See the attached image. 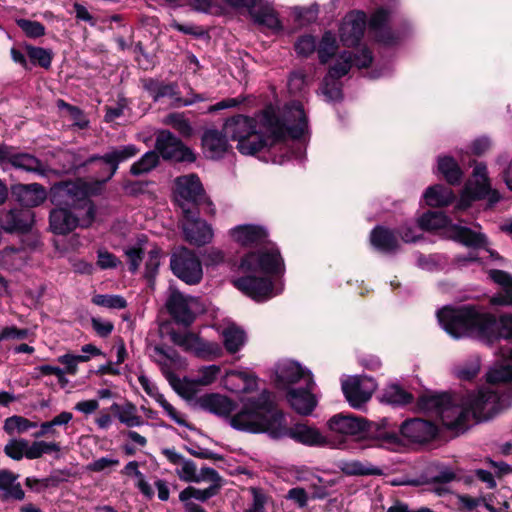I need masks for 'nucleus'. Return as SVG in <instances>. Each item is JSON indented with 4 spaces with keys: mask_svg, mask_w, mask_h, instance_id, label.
I'll list each match as a JSON object with an SVG mask.
<instances>
[{
    "mask_svg": "<svg viewBox=\"0 0 512 512\" xmlns=\"http://www.w3.org/2000/svg\"><path fill=\"white\" fill-rule=\"evenodd\" d=\"M230 426L251 434L265 433L273 440L290 438L306 446H321L326 443L317 428L300 422L289 427L285 412L267 389L262 390L258 396L247 398L231 418Z\"/></svg>",
    "mask_w": 512,
    "mask_h": 512,
    "instance_id": "nucleus-1",
    "label": "nucleus"
},
{
    "mask_svg": "<svg viewBox=\"0 0 512 512\" xmlns=\"http://www.w3.org/2000/svg\"><path fill=\"white\" fill-rule=\"evenodd\" d=\"M442 328L454 339L476 338L493 345L501 339L512 341V314L499 317L474 304L445 306L437 311ZM501 355L512 362V348H501Z\"/></svg>",
    "mask_w": 512,
    "mask_h": 512,
    "instance_id": "nucleus-2",
    "label": "nucleus"
},
{
    "mask_svg": "<svg viewBox=\"0 0 512 512\" xmlns=\"http://www.w3.org/2000/svg\"><path fill=\"white\" fill-rule=\"evenodd\" d=\"M497 393L488 390H479L470 393L465 405H459L453 409L455 418L449 422L452 432L460 435L470 427L471 418L475 423L491 419L496 413Z\"/></svg>",
    "mask_w": 512,
    "mask_h": 512,
    "instance_id": "nucleus-3",
    "label": "nucleus"
},
{
    "mask_svg": "<svg viewBox=\"0 0 512 512\" xmlns=\"http://www.w3.org/2000/svg\"><path fill=\"white\" fill-rule=\"evenodd\" d=\"M257 122L254 118L237 114L226 119L225 133L237 141V149L243 155H256L268 145L264 133L256 131Z\"/></svg>",
    "mask_w": 512,
    "mask_h": 512,
    "instance_id": "nucleus-4",
    "label": "nucleus"
},
{
    "mask_svg": "<svg viewBox=\"0 0 512 512\" xmlns=\"http://www.w3.org/2000/svg\"><path fill=\"white\" fill-rule=\"evenodd\" d=\"M257 251L246 253L240 261V268L248 272H262L266 276H282L285 272L284 260L275 243L264 245Z\"/></svg>",
    "mask_w": 512,
    "mask_h": 512,
    "instance_id": "nucleus-5",
    "label": "nucleus"
},
{
    "mask_svg": "<svg viewBox=\"0 0 512 512\" xmlns=\"http://www.w3.org/2000/svg\"><path fill=\"white\" fill-rule=\"evenodd\" d=\"M154 147L167 162L191 164L197 160L196 152L167 129L157 131Z\"/></svg>",
    "mask_w": 512,
    "mask_h": 512,
    "instance_id": "nucleus-6",
    "label": "nucleus"
},
{
    "mask_svg": "<svg viewBox=\"0 0 512 512\" xmlns=\"http://www.w3.org/2000/svg\"><path fill=\"white\" fill-rule=\"evenodd\" d=\"M170 269L178 279L188 285H197L203 278L201 260L193 250L186 247L171 255Z\"/></svg>",
    "mask_w": 512,
    "mask_h": 512,
    "instance_id": "nucleus-7",
    "label": "nucleus"
},
{
    "mask_svg": "<svg viewBox=\"0 0 512 512\" xmlns=\"http://www.w3.org/2000/svg\"><path fill=\"white\" fill-rule=\"evenodd\" d=\"M417 407L421 411L435 412L440 416L444 427L452 431L449 422H453L455 414L453 409L457 407L455 394L451 392H425L417 399Z\"/></svg>",
    "mask_w": 512,
    "mask_h": 512,
    "instance_id": "nucleus-8",
    "label": "nucleus"
},
{
    "mask_svg": "<svg viewBox=\"0 0 512 512\" xmlns=\"http://www.w3.org/2000/svg\"><path fill=\"white\" fill-rule=\"evenodd\" d=\"M363 429L358 440L365 441L366 447H384L399 443V436L396 432V424L388 418L379 421H369L364 418Z\"/></svg>",
    "mask_w": 512,
    "mask_h": 512,
    "instance_id": "nucleus-9",
    "label": "nucleus"
},
{
    "mask_svg": "<svg viewBox=\"0 0 512 512\" xmlns=\"http://www.w3.org/2000/svg\"><path fill=\"white\" fill-rule=\"evenodd\" d=\"M143 88L154 102H158L161 98L169 97L173 100V106L175 107L190 106L205 100L202 94L194 93L192 90V97H181L177 82L165 83L155 78H148L143 81Z\"/></svg>",
    "mask_w": 512,
    "mask_h": 512,
    "instance_id": "nucleus-10",
    "label": "nucleus"
},
{
    "mask_svg": "<svg viewBox=\"0 0 512 512\" xmlns=\"http://www.w3.org/2000/svg\"><path fill=\"white\" fill-rule=\"evenodd\" d=\"M400 435L411 443L426 444L439 434L436 422L423 418H409L399 426Z\"/></svg>",
    "mask_w": 512,
    "mask_h": 512,
    "instance_id": "nucleus-11",
    "label": "nucleus"
},
{
    "mask_svg": "<svg viewBox=\"0 0 512 512\" xmlns=\"http://www.w3.org/2000/svg\"><path fill=\"white\" fill-rule=\"evenodd\" d=\"M48 199L55 207L82 209L81 191L77 178L54 183L48 192Z\"/></svg>",
    "mask_w": 512,
    "mask_h": 512,
    "instance_id": "nucleus-12",
    "label": "nucleus"
},
{
    "mask_svg": "<svg viewBox=\"0 0 512 512\" xmlns=\"http://www.w3.org/2000/svg\"><path fill=\"white\" fill-rule=\"evenodd\" d=\"M391 11L384 7L377 8L370 16L367 25L374 33L375 41L384 46H395L400 43V33L394 31L389 25Z\"/></svg>",
    "mask_w": 512,
    "mask_h": 512,
    "instance_id": "nucleus-13",
    "label": "nucleus"
},
{
    "mask_svg": "<svg viewBox=\"0 0 512 512\" xmlns=\"http://www.w3.org/2000/svg\"><path fill=\"white\" fill-rule=\"evenodd\" d=\"M315 382L309 375L304 387L290 388L286 391L285 399L292 410L301 416H309L317 407L318 400L313 394Z\"/></svg>",
    "mask_w": 512,
    "mask_h": 512,
    "instance_id": "nucleus-14",
    "label": "nucleus"
},
{
    "mask_svg": "<svg viewBox=\"0 0 512 512\" xmlns=\"http://www.w3.org/2000/svg\"><path fill=\"white\" fill-rule=\"evenodd\" d=\"M367 26L364 11L354 10L346 14L339 27V37L346 47H355L361 42Z\"/></svg>",
    "mask_w": 512,
    "mask_h": 512,
    "instance_id": "nucleus-15",
    "label": "nucleus"
},
{
    "mask_svg": "<svg viewBox=\"0 0 512 512\" xmlns=\"http://www.w3.org/2000/svg\"><path fill=\"white\" fill-rule=\"evenodd\" d=\"M233 285L254 301L262 302L273 296V282L268 276L246 275L233 281Z\"/></svg>",
    "mask_w": 512,
    "mask_h": 512,
    "instance_id": "nucleus-16",
    "label": "nucleus"
},
{
    "mask_svg": "<svg viewBox=\"0 0 512 512\" xmlns=\"http://www.w3.org/2000/svg\"><path fill=\"white\" fill-rule=\"evenodd\" d=\"M174 193L195 206L202 205L208 201L204 186L196 173L176 177L174 180Z\"/></svg>",
    "mask_w": 512,
    "mask_h": 512,
    "instance_id": "nucleus-17",
    "label": "nucleus"
},
{
    "mask_svg": "<svg viewBox=\"0 0 512 512\" xmlns=\"http://www.w3.org/2000/svg\"><path fill=\"white\" fill-rule=\"evenodd\" d=\"M34 223L35 213L25 208H12L0 218V227L8 234H26L32 230Z\"/></svg>",
    "mask_w": 512,
    "mask_h": 512,
    "instance_id": "nucleus-18",
    "label": "nucleus"
},
{
    "mask_svg": "<svg viewBox=\"0 0 512 512\" xmlns=\"http://www.w3.org/2000/svg\"><path fill=\"white\" fill-rule=\"evenodd\" d=\"M82 198V209H85V217L83 218L82 227L90 226L96 216V206L90 197H97L103 194L106 188L107 182L104 179H93L87 181L83 178H77Z\"/></svg>",
    "mask_w": 512,
    "mask_h": 512,
    "instance_id": "nucleus-19",
    "label": "nucleus"
},
{
    "mask_svg": "<svg viewBox=\"0 0 512 512\" xmlns=\"http://www.w3.org/2000/svg\"><path fill=\"white\" fill-rule=\"evenodd\" d=\"M11 199L18 202L25 209H31L44 203L48 199V192L39 183H16L10 187Z\"/></svg>",
    "mask_w": 512,
    "mask_h": 512,
    "instance_id": "nucleus-20",
    "label": "nucleus"
},
{
    "mask_svg": "<svg viewBox=\"0 0 512 512\" xmlns=\"http://www.w3.org/2000/svg\"><path fill=\"white\" fill-rule=\"evenodd\" d=\"M231 238L242 247L264 246L270 244L269 232L257 224H242L229 231Z\"/></svg>",
    "mask_w": 512,
    "mask_h": 512,
    "instance_id": "nucleus-21",
    "label": "nucleus"
},
{
    "mask_svg": "<svg viewBox=\"0 0 512 512\" xmlns=\"http://www.w3.org/2000/svg\"><path fill=\"white\" fill-rule=\"evenodd\" d=\"M309 375L312 374L306 371L299 363L286 361L277 365L274 384L277 389L287 391L293 388L292 385L298 383L301 379L306 381Z\"/></svg>",
    "mask_w": 512,
    "mask_h": 512,
    "instance_id": "nucleus-22",
    "label": "nucleus"
},
{
    "mask_svg": "<svg viewBox=\"0 0 512 512\" xmlns=\"http://www.w3.org/2000/svg\"><path fill=\"white\" fill-rule=\"evenodd\" d=\"M74 209L55 207L49 213V228L55 235H68L80 225L79 215Z\"/></svg>",
    "mask_w": 512,
    "mask_h": 512,
    "instance_id": "nucleus-23",
    "label": "nucleus"
},
{
    "mask_svg": "<svg viewBox=\"0 0 512 512\" xmlns=\"http://www.w3.org/2000/svg\"><path fill=\"white\" fill-rule=\"evenodd\" d=\"M228 135L217 129H207L201 137V145L207 158L219 160L230 149Z\"/></svg>",
    "mask_w": 512,
    "mask_h": 512,
    "instance_id": "nucleus-24",
    "label": "nucleus"
},
{
    "mask_svg": "<svg viewBox=\"0 0 512 512\" xmlns=\"http://www.w3.org/2000/svg\"><path fill=\"white\" fill-rule=\"evenodd\" d=\"M369 241L376 251L383 254L394 255L400 249V242L395 230L383 225H376L370 231Z\"/></svg>",
    "mask_w": 512,
    "mask_h": 512,
    "instance_id": "nucleus-25",
    "label": "nucleus"
},
{
    "mask_svg": "<svg viewBox=\"0 0 512 512\" xmlns=\"http://www.w3.org/2000/svg\"><path fill=\"white\" fill-rule=\"evenodd\" d=\"M166 308L177 324L188 327L195 320V314L189 306L187 297L178 290L171 292L166 301Z\"/></svg>",
    "mask_w": 512,
    "mask_h": 512,
    "instance_id": "nucleus-26",
    "label": "nucleus"
},
{
    "mask_svg": "<svg viewBox=\"0 0 512 512\" xmlns=\"http://www.w3.org/2000/svg\"><path fill=\"white\" fill-rule=\"evenodd\" d=\"M449 232V239L469 249H485L488 245V239L484 233L476 232L469 227L454 223L450 224Z\"/></svg>",
    "mask_w": 512,
    "mask_h": 512,
    "instance_id": "nucleus-27",
    "label": "nucleus"
},
{
    "mask_svg": "<svg viewBox=\"0 0 512 512\" xmlns=\"http://www.w3.org/2000/svg\"><path fill=\"white\" fill-rule=\"evenodd\" d=\"M364 424V417L350 412H340L333 415L327 422L328 428L335 433L359 437Z\"/></svg>",
    "mask_w": 512,
    "mask_h": 512,
    "instance_id": "nucleus-28",
    "label": "nucleus"
},
{
    "mask_svg": "<svg viewBox=\"0 0 512 512\" xmlns=\"http://www.w3.org/2000/svg\"><path fill=\"white\" fill-rule=\"evenodd\" d=\"M199 406L214 415L220 417H229V421L233 416L230 414L236 409V403L229 397L218 393H207L198 398Z\"/></svg>",
    "mask_w": 512,
    "mask_h": 512,
    "instance_id": "nucleus-29",
    "label": "nucleus"
},
{
    "mask_svg": "<svg viewBox=\"0 0 512 512\" xmlns=\"http://www.w3.org/2000/svg\"><path fill=\"white\" fill-rule=\"evenodd\" d=\"M341 388L347 402L355 409L361 408L372 396L370 392L362 389L359 376H353L342 381Z\"/></svg>",
    "mask_w": 512,
    "mask_h": 512,
    "instance_id": "nucleus-30",
    "label": "nucleus"
},
{
    "mask_svg": "<svg viewBox=\"0 0 512 512\" xmlns=\"http://www.w3.org/2000/svg\"><path fill=\"white\" fill-rule=\"evenodd\" d=\"M262 122L267 130V134H264L268 140V145L265 149L270 150L275 145L285 142V123L280 117L274 112L266 111L263 114Z\"/></svg>",
    "mask_w": 512,
    "mask_h": 512,
    "instance_id": "nucleus-31",
    "label": "nucleus"
},
{
    "mask_svg": "<svg viewBox=\"0 0 512 512\" xmlns=\"http://www.w3.org/2000/svg\"><path fill=\"white\" fill-rule=\"evenodd\" d=\"M19 475L8 469L0 470V490L3 494L0 496L1 501L10 499L22 501L25 498V492L20 483L16 482Z\"/></svg>",
    "mask_w": 512,
    "mask_h": 512,
    "instance_id": "nucleus-32",
    "label": "nucleus"
},
{
    "mask_svg": "<svg viewBox=\"0 0 512 512\" xmlns=\"http://www.w3.org/2000/svg\"><path fill=\"white\" fill-rule=\"evenodd\" d=\"M183 233L188 243L198 247L208 244L213 237L211 226L204 220L185 223L183 225Z\"/></svg>",
    "mask_w": 512,
    "mask_h": 512,
    "instance_id": "nucleus-33",
    "label": "nucleus"
},
{
    "mask_svg": "<svg viewBox=\"0 0 512 512\" xmlns=\"http://www.w3.org/2000/svg\"><path fill=\"white\" fill-rule=\"evenodd\" d=\"M437 171L449 185H459L462 181L463 171L452 156H439L437 159Z\"/></svg>",
    "mask_w": 512,
    "mask_h": 512,
    "instance_id": "nucleus-34",
    "label": "nucleus"
},
{
    "mask_svg": "<svg viewBox=\"0 0 512 512\" xmlns=\"http://www.w3.org/2000/svg\"><path fill=\"white\" fill-rule=\"evenodd\" d=\"M340 471L347 476H381L383 470L369 462L359 460H341L338 463Z\"/></svg>",
    "mask_w": 512,
    "mask_h": 512,
    "instance_id": "nucleus-35",
    "label": "nucleus"
},
{
    "mask_svg": "<svg viewBox=\"0 0 512 512\" xmlns=\"http://www.w3.org/2000/svg\"><path fill=\"white\" fill-rule=\"evenodd\" d=\"M221 488L218 484H211L205 489H199L194 486H187L179 493V501L182 502L183 506L187 503H194L191 499H195L202 503L207 502L210 498L218 495Z\"/></svg>",
    "mask_w": 512,
    "mask_h": 512,
    "instance_id": "nucleus-36",
    "label": "nucleus"
},
{
    "mask_svg": "<svg viewBox=\"0 0 512 512\" xmlns=\"http://www.w3.org/2000/svg\"><path fill=\"white\" fill-rule=\"evenodd\" d=\"M454 197L453 191L441 184L428 187L424 193L426 204L431 207L448 206Z\"/></svg>",
    "mask_w": 512,
    "mask_h": 512,
    "instance_id": "nucleus-37",
    "label": "nucleus"
},
{
    "mask_svg": "<svg viewBox=\"0 0 512 512\" xmlns=\"http://www.w3.org/2000/svg\"><path fill=\"white\" fill-rule=\"evenodd\" d=\"M294 123L285 124V139L289 136L293 140H300L308 131V117L302 104L294 108Z\"/></svg>",
    "mask_w": 512,
    "mask_h": 512,
    "instance_id": "nucleus-38",
    "label": "nucleus"
},
{
    "mask_svg": "<svg viewBox=\"0 0 512 512\" xmlns=\"http://www.w3.org/2000/svg\"><path fill=\"white\" fill-rule=\"evenodd\" d=\"M453 224L451 219L441 211H427L418 219V226L424 231L438 230L447 228Z\"/></svg>",
    "mask_w": 512,
    "mask_h": 512,
    "instance_id": "nucleus-39",
    "label": "nucleus"
},
{
    "mask_svg": "<svg viewBox=\"0 0 512 512\" xmlns=\"http://www.w3.org/2000/svg\"><path fill=\"white\" fill-rule=\"evenodd\" d=\"M11 165L17 169L39 175H45L46 172L42 161L29 153H14L11 158Z\"/></svg>",
    "mask_w": 512,
    "mask_h": 512,
    "instance_id": "nucleus-40",
    "label": "nucleus"
},
{
    "mask_svg": "<svg viewBox=\"0 0 512 512\" xmlns=\"http://www.w3.org/2000/svg\"><path fill=\"white\" fill-rule=\"evenodd\" d=\"M160 154L156 149L147 151L139 160L130 166L132 176H141L155 169L160 164Z\"/></svg>",
    "mask_w": 512,
    "mask_h": 512,
    "instance_id": "nucleus-41",
    "label": "nucleus"
},
{
    "mask_svg": "<svg viewBox=\"0 0 512 512\" xmlns=\"http://www.w3.org/2000/svg\"><path fill=\"white\" fill-rule=\"evenodd\" d=\"M254 21L262 26L271 29L273 32L279 33L283 30L277 12L269 7H260L257 11L251 12Z\"/></svg>",
    "mask_w": 512,
    "mask_h": 512,
    "instance_id": "nucleus-42",
    "label": "nucleus"
},
{
    "mask_svg": "<svg viewBox=\"0 0 512 512\" xmlns=\"http://www.w3.org/2000/svg\"><path fill=\"white\" fill-rule=\"evenodd\" d=\"M338 50V43L335 35L331 31H325L316 48L318 59L321 64H327L335 57Z\"/></svg>",
    "mask_w": 512,
    "mask_h": 512,
    "instance_id": "nucleus-43",
    "label": "nucleus"
},
{
    "mask_svg": "<svg viewBox=\"0 0 512 512\" xmlns=\"http://www.w3.org/2000/svg\"><path fill=\"white\" fill-rule=\"evenodd\" d=\"M222 336L224 348L230 354L238 352L246 340L244 330L237 326L227 327L224 329Z\"/></svg>",
    "mask_w": 512,
    "mask_h": 512,
    "instance_id": "nucleus-44",
    "label": "nucleus"
},
{
    "mask_svg": "<svg viewBox=\"0 0 512 512\" xmlns=\"http://www.w3.org/2000/svg\"><path fill=\"white\" fill-rule=\"evenodd\" d=\"M195 355L205 360H215L223 355V348L217 342L204 340L196 335L194 337Z\"/></svg>",
    "mask_w": 512,
    "mask_h": 512,
    "instance_id": "nucleus-45",
    "label": "nucleus"
},
{
    "mask_svg": "<svg viewBox=\"0 0 512 512\" xmlns=\"http://www.w3.org/2000/svg\"><path fill=\"white\" fill-rule=\"evenodd\" d=\"M382 399L394 406H405L414 401V396L399 384H391L384 390Z\"/></svg>",
    "mask_w": 512,
    "mask_h": 512,
    "instance_id": "nucleus-46",
    "label": "nucleus"
},
{
    "mask_svg": "<svg viewBox=\"0 0 512 512\" xmlns=\"http://www.w3.org/2000/svg\"><path fill=\"white\" fill-rule=\"evenodd\" d=\"M486 381L489 384H504L509 390V397L512 398V366L503 364L490 369L486 374Z\"/></svg>",
    "mask_w": 512,
    "mask_h": 512,
    "instance_id": "nucleus-47",
    "label": "nucleus"
},
{
    "mask_svg": "<svg viewBox=\"0 0 512 512\" xmlns=\"http://www.w3.org/2000/svg\"><path fill=\"white\" fill-rule=\"evenodd\" d=\"M166 125L171 126L183 138L189 139L193 136L194 130L190 121L183 113H169L164 120Z\"/></svg>",
    "mask_w": 512,
    "mask_h": 512,
    "instance_id": "nucleus-48",
    "label": "nucleus"
},
{
    "mask_svg": "<svg viewBox=\"0 0 512 512\" xmlns=\"http://www.w3.org/2000/svg\"><path fill=\"white\" fill-rule=\"evenodd\" d=\"M37 426V422L30 421L23 416L13 415L5 419L3 429L8 435H13L15 433L23 434Z\"/></svg>",
    "mask_w": 512,
    "mask_h": 512,
    "instance_id": "nucleus-49",
    "label": "nucleus"
},
{
    "mask_svg": "<svg viewBox=\"0 0 512 512\" xmlns=\"http://www.w3.org/2000/svg\"><path fill=\"white\" fill-rule=\"evenodd\" d=\"M342 57H347L351 67L355 66L359 69L368 68L373 62V53L366 46L357 51H343Z\"/></svg>",
    "mask_w": 512,
    "mask_h": 512,
    "instance_id": "nucleus-50",
    "label": "nucleus"
},
{
    "mask_svg": "<svg viewBox=\"0 0 512 512\" xmlns=\"http://www.w3.org/2000/svg\"><path fill=\"white\" fill-rule=\"evenodd\" d=\"M26 52L33 64L39 65L44 69H49L51 67L54 56L51 49L27 45Z\"/></svg>",
    "mask_w": 512,
    "mask_h": 512,
    "instance_id": "nucleus-51",
    "label": "nucleus"
},
{
    "mask_svg": "<svg viewBox=\"0 0 512 512\" xmlns=\"http://www.w3.org/2000/svg\"><path fill=\"white\" fill-rule=\"evenodd\" d=\"M140 149L135 144L111 147L104 155L117 164L124 163L139 153Z\"/></svg>",
    "mask_w": 512,
    "mask_h": 512,
    "instance_id": "nucleus-52",
    "label": "nucleus"
},
{
    "mask_svg": "<svg viewBox=\"0 0 512 512\" xmlns=\"http://www.w3.org/2000/svg\"><path fill=\"white\" fill-rule=\"evenodd\" d=\"M161 254L162 249L158 246H155L148 252V258L145 262L144 278L150 284L154 283L158 275Z\"/></svg>",
    "mask_w": 512,
    "mask_h": 512,
    "instance_id": "nucleus-53",
    "label": "nucleus"
},
{
    "mask_svg": "<svg viewBox=\"0 0 512 512\" xmlns=\"http://www.w3.org/2000/svg\"><path fill=\"white\" fill-rule=\"evenodd\" d=\"M316 48V38L311 34L301 35L294 42V51L300 58H309L314 54Z\"/></svg>",
    "mask_w": 512,
    "mask_h": 512,
    "instance_id": "nucleus-54",
    "label": "nucleus"
},
{
    "mask_svg": "<svg viewBox=\"0 0 512 512\" xmlns=\"http://www.w3.org/2000/svg\"><path fill=\"white\" fill-rule=\"evenodd\" d=\"M154 184L155 182L152 180L124 179L122 181L121 187L127 196L136 198L140 195L148 193V186Z\"/></svg>",
    "mask_w": 512,
    "mask_h": 512,
    "instance_id": "nucleus-55",
    "label": "nucleus"
},
{
    "mask_svg": "<svg viewBox=\"0 0 512 512\" xmlns=\"http://www.w3.org/2000/svg\"><path fill=\"white\" fill-rule=\"evenodd\" d=\"M92 303L109 308V309H125L127 307L126 299L121 295L96 294L91 299Z\"/></svg>",
    "mask_w": 512,
    "mask_h": 512,
    "instance_id": "nucleus-56",
    "label": "nucleus"
},
{
    "mask_svg": "<svg viewBox=\"0 0 512 512\" xmlns=\"http://www.w3.org/2000/svg\"><path fill=\"white\" fill-rule=\"evenodd\" d=\"M98 161H101L105 165L108 166V173L103 178L108 183L115 176V174L117 173V171L119 169V164H117L116 162H114L110 158L106 157L105 155H99V154L90 155L87 159H85L83 162L78 164V168L79 169H85L89 165H91V164H93L95 162H98Z\"/></svg>",
    "mask_w": 512,
    "mask_h": 512,
    "instance_id": "nucleus-57",
    "label": "nucleus"
},
{
    "mask_svg": "<svg viewBox=\"0 0 512 512\" xmlns=\"http://www.w3.org/2000/svg\"><path fill=\"white\" fill-rule=\"evenodd\" d=\"M16 25L25 33L28 38L36 39L45 35L46 28L39 21L19 18L16 19Z\"/></svg>",
    "mask_w": 512,
    "mask_h": 512,
    "instance_id": "nucleus-58",
    "label": "nucleus"
},
{
    "mask_svg": "<svg viewBox=\"0 0 512 512\" xmlns=\"http://www.w3.org/2000/svg\"><path fill=\"white\" fill-rule=\"evenodd\" d=\"M28 445V440L20 438V439H11L4 446V453L9 458L20 461L23 457H26V448Z\"/></svg>",
    "mask_w": 512,
    "mask_h": 512,
    "instance_id": "nucleus-59",
    "label": "nucleus"
},
{
    "mask_svg": "<svg viewBox=\"0 0 512 512\" xmlns=\"http://www.w3.org/2000/svg\"><path fill=\"white\" fill-rule=\"evenodd\" d=\"M321 90L328 101H341L343 99L342 85L337 80L325 76Z\"/></svg>",
    "mask_w": 512,
    "mask_h": 512,
    "instance_id": "nucleus-60",
    "label": "nucleus"
},
{
    "mask_svg": "<svg viewBox=\"0 0 512 512\" xmlns=\"http://www.w3.org/2000/svg\"><path fill=\"white\" fill-rule=\"evenodd\" d=\"M89 360V355H74L71 353H66L57 358L59 363L65 365V368L63 369L65 373L73 376L78 372V363L87 362Z\"/></svg>",
    "mask_w": 512,
    "mask_h": 512,
    "instance_id": "nucleus-61",
    "label": "nucleus"
},
{
    "mask_svg": "<svg viewBox=\"0 0 512 512\" xmlns=\"http://www.w3.org/2000/svg\"><path fill=\"white\" fill-rule=\"evenodd\" d=\"M351 69V64L348 61L347 57H342V53L339 55V59L335 64L330 66L326 77L331 78L332 80L339 81L340 78L344 77Z\"/></svg>",
    "mask_w": 512,
    "mask_h": 512,
    "instance_id": "nucleus-62",
    "label": "nucleus"
},
{
    "mask_svg": "<svg viewBox=\"0 0 512 512\" xmlns=\"http://www.w3.org/2000/svg\"><path fill=\"white\" fill-rule=\"evenodd\" d=\"M110 410L119 419V421L125 425L129 424L125 418H131L135 413H137L136 405L130 401H127L124 405L113 403Z\"/></svg>",
    "mask_w": 512,
    "mask_h": 512,
    "instance_id": "nucleus-63",
    "label": "nucleus"
},
{
    "mask_svg": "<svg viewBox=\"0 0 512 512\" xmlns=\"http://www.w3.org/2000/svg\"><path fill=\"white\" fill-rule=\"evenodd\" d=\"M97 258V266L102 270L115 269L122 264L115 254L107 250H98Z\"/></svg>",
    "mask_w": 512,
    "mask_h": 512,
    "instance_id": "nucleus-64",
    "label": "nucleus"
}]
</instances>
